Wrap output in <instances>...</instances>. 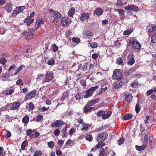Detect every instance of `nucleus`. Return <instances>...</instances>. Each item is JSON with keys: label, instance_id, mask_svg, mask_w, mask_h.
<instances>
[{"label": "nucleus", "instance_id": "f257e3e1", "mask_svg": "<svg viewBox=\"0 0 156 156\" xmlns=\"http://www.w3.org/2000/svg\"><path fill=\"white\" fill-rule=\"evenodd\" d=\"M98 88L99 86H96L90 88L84 91L83 92L86 94L84 96V98H87L91 97L94 91Z\"/></svg>", "mask_w": 156, "mask_h": 156}, {"label": "nucleus", "instance_id": "f03ea898", "mask_svg": "<svg viewBox=\"0 0 156 156\" xmlns=\"http://www.w3.org/2000/svg\"><path fill=\"white\" fill-rule=\"evenodd\" d=\"M129 44L132 46V48L135 50H139L141 49V46L140 44L135 39H129Z\"/></svg>", "mask_w": 156, "mask_h": 156}, {"label": "nucleus", "instance_id": "7ed1b4c3", "mask_svg": "<svg viewBox=\"0 0 156 156\" xmlns=\"http://www.w3.org/2000/svg\"><path fill=\"white\" fill-rule=\"evenodd\" d=\"M147 31L150 36L156 34V26L154 24H149L147 27Z\"/></svg>", "mask_w": 156, "mask_h": 156}, {"label": "nucleus", "instance_id": "20e7f679", "mask_svg": "<svg viewBox=\"0 0 156 156\" xmlns=\"http://www.w3.org/2000/svg\"><path fill=\"white\" fill-rule=\"evenodd\" d=\"M122 73L119 69H115L113 71L112 75L113 78L115 80H118L122 78Z\"/></svg>", "mask_w": 156, "mask_h": 156}, {"label": "nucleus", "instance_id": "39448f33", "mask_svg": "<svg viewBox=\"0 0 156 156\" xmlns=\"http://www.w3.org/2000/svg\"><path fill=\"white\" fill-rule=\"evenodd\" d=\"M54 76V73L52 71L46 72L45 76V79L43 83L48 82L52 79Z\"/></svg>", "mask_w": 156, "mask_h": 156}, {"label": "nucleus", "instance_id": "423d86ee", "mask_svg": "<svg viewBox=\"0 0 156 156\" xmlns=\"http://www.w3.org/2000/svg\"><path fill=\"white\" fill-rule=\"evenodd\" d=\"M91 104L90 103H88L85 105L83 110V112L86 114H87L90 112L92 110H95L94 107H91Z\"/></svg>", "mask_w": 156, "mask_h": 156}, {"label": "nucleus", "instance_id": "0eeeda50", "mask_svg": "<svg viewBox=\"0 0 156 156\" xmlns=\"http://www.w3.org/2000/svg\"><path fill=\"white\" fill-rule=\"evenodd\" d=\"M71 22V20L68 17H63L62 19L61 23L63 27H64L67 25H69Z\"/></svg>", "mask_w": 156, "mask_h": 156}, {"label": "nucleus", "instance_id": "6e6552de", "mask_svg": "<svg viewBox=\"0 0 156 156\" xmlns=\"http://www.w3.org/2000/svg\"><path fill=\"white\" fill-rule=\"evenodd\" d=\"M64 122L61 120L59 119L56 120L55 122H52L51 125V127H59L61 126L64 124Z\"/></svg>", "mask_w": 156, "mask_h": 156}, {"label": "nucleus", "instance_id": "1a4fd4ad", "mask_svg": "<svg viewBox=\"0 0 156 156\" xmlns=\"http://www.w3.org/2000/svg\"><path fill=\"white\" fill-rule=\"evenodd\" d=\"M108 136V134L106 132H103L98 136L97 138V140L99 142L103 141Z\"/></svg>", "mask_w": 156, "mask_h": 156}, {"label": "nucleus", "instance_id": "9d476101", "mask_svg": "<svg viewBox=\"0 0 156 156\" xmlns=\"http://www.w3.org/2000/svg\"><path fill=\"white\" fill-rule=\"evenodd\" d=\"M36 25H35L34 27L32 28V30L33 32L36 31L38 28L41 27V25L44 24V21L42 20L37 19L36 20Z\"/></svg>", "mask_w": 156, "mask_h": 156}, {"label": "nucleus", "instance_id": "9b49d317", "mask_svg": "<svg viewBox=\"0 0 156 156\" xmlns=\"http://www.w3.org/2000/svg\"><path fill=\"white\" fill-rule=\"evenodd\" d=\"M135 67H133L129 69H127L125 70V75L126 77H129L130 76H131L133 73L135 71L136 69Z\"/></svg>", "mask_w": 156, "mask_h": 156}, {"label": "nucleus", "instance_id": "f8f14e48", "mask_svg": "<svg viewBox=\"0 0 156 156\" xmlns=\"http://www.w3.org/2000/svg\"><path fill=\"white\" fill-rule=\"evenodd\" d=\"M125 9L133 12H137L139 11L138 7L133 5H128L125 6Z\"/></svg>", "mask_w": 156, "mask_h": 156}, {"label": "nucleus", "instance_id": "ddd939ff", "mask_svg": "<svg viewBox=\"0 0 156 156\" xmlns=\"http://www.w3.org/2000/svg\"><path fill=\"white\" fill-rule=\"evenodd\" d=\"M36 93V90H32L26 95L25 98L27 100L30 99L35 97Z\"/></svg>", "mask_w": 156, "mask_h": 156}, {"label": "nucleus", "instance_id": "4468645a", "mask_svg": "<svg viewBox=\"0 0 156 156\" xmlns=\"http://www.w3.org/2000/svg\"><path fill=\"white\" fill-rule=\"evenodd\" d=\"M20 103L19 101L13 102L10 107V110H15L18 108L20 105Z\"/></svg>", "mask_w": 156, "mask_h": 156}, {"label": "nucleus", "instance_id": "2eb2a0df", "mask_svg": "<svg viewBox=\"0 0 156 156\" xmlns=\"http://www.w3.org/2000/svg\"><path fill=\"white\" fill-rule=\"evenodd\" d=\"M25 9L24 6H20L16 7L13 10V14H18L23 11Z\"/></svg>", "mask_w": 156, "mask_h": 156}, {"label": "nucleus", "instance_id": "dca6fc26", "mask_svg": "<svg viewBox=\"0 0 156 156\" xmlns=\"http://www.w3.org/2000/svg\"><path fill=\"white\" fill-rule=\"evenodd\" d=\"M104 12V10L102 9L99 7L94 10V13L99 16L103 14Z\"/></svg>", "mask_w": 156, "mask_h": 156}, {"label": "nucleus", "instance_id": "f3484780", "mask_svg": "<svg viewBox=\"0 0 156 156\" xmlns=\"http://www.w3.org/2000/svg\"><path fill=\"white\" fill-rule=\"evenodd\" d=\"M69 91L64 92L61 98H60V100L61 101H62L65 99H67L66 100L68 101V98H69Z\"/></svg>", "mask_w": 156, "mask_h": 156}, {"label": "nucleus", "instance_id": "a211bd4d", "mask_svg": "<svg viewBox=\"0 0 156 156\" xmlns=\"http://www.w3.org/2000/svg\"><path fill=\"white\" fill-rule=\"evenodd\" d=\"M90 15L88 13L83 12L81 14L80 20L81 21H83L84 19H88Z\"/></svg>", "mask_w": 156, "mask_h": 156}, {"label": "nucleus", "instance_id": "6ab92c4d", "mask_svg": "<svg viewBox=\"0 0 156 156\" xmlns=\"http://www.w3.org/2000/svg\"><path fill=\"white\" fill-rule=\"evenodd\" d=\"M28 106L26 107V109L28 111L30 112V111L33 110L35 108V106L32 102H30L29 104H27Z\"/></svg>", "mask_w": 156, "mask_h": 156}, {"label": "nucleus", "instance_id": "aec40b11", "mask_svg": "<svg viewBox=\"0 0 156 156\" xmlns=\"http://www.w3.org/2000/svg\"><path fill=\"white\" fill-rule=\"evenodd\" d=\"M129 81V79H125L121 80H119L118 82H119V87H121L125 85L128 83Z\"/></svg>", "mask_w": 156, "mask_h": 156}, {"label": "nucleus", "instance_id": "412c9836", "mask_svg": "<svg viewBox=\"0 0 156 156\" xmlns=\"http://www.w3.org/2000/svg\"><path fill=\"white\" fill-rule=\"evenodd\" d=\"M54 15L55 20H61V15L60 13L57 11H55L54 13Z\"/></svg>", "mask_w": 156, "mask_h": 156}, {"label": "nucleus", "instance_id": "4be33fe9", "mask_svg": "<svg viewBox=\"0 0 156 156\" xmlns=\"http://www.w3.org/2000/svg\"><path fill=\"white\" fill-rule=\"evenodd\" d=\"M133 98L132 95L130 93H128L125 94V96L124 98L125 100L127 101H131Z\"/></svg>", "mask_w": 156, "mask_h": 156}, {"label": "nucleus", "instance_id": "5701e85b", "mask_svg": "<svg viewBox=\"0 0 156 156\" xmlns=\"http://www.w3.org/2000/svg\"><path fill=\"white\" fill-rule=\"evenodd\" d=\"M28 146V141L26 140H24L22 143L21 145V148L23 150H25L26 147Z\"/></svg>", "mask_w": 156, "mask_h": 156}, {"label": "nucleus", "instance_id": "b1692460", "mask_svg": "<svg viewBox=\"0 0 156 156\" xmlns=\"http://www.w3.org/2000/svg\"><path fill=\"white\" fill-rule=\"evenodd\" d=\"M75 12V9L73 7H72L68 12V16L70 17H73Z\"/></svg>", "mask_w": 156, "mask_h": 156}, {"label": "nucleus", "instance_id": "393cba45", "mask_svg": "<svg viewBox=\"0 0 156 156\" xmlns=\"http://www.w3.org/2000/svg\"><path fill=\"white\" fill-rule=\"evenodd\" d=\"M146 146L145 145H143L141 146L138 145L136 146V149L138 151H143L146 148Z\"/></svg>", "mask_w": 156, "mask_h": 156}, {"label": "nucleus", "instance_id": "a878e982", "mask_svg": "<svg viewBox=\"0 0 156 156\" xmlns=\"http://www.w3.org/2000/svg\"><path fill=\"white\" fill-rule=\"evenodd\" d=\"M5 9L8 12H10L12 11V8L10 3H8L5 6Z\"/></svg>", "mask_w": 156, "mask_h": 156}, {"label": "nucleus", "instance_id": "bb28decb", "mask_svg": "<svg viewBox=\"0 0 156 156\" xmlns=\"http://www.w3.org/2000/svg\"><path fill=\"white\" fill-rule=\"evenodd\" d=\"M133 117V115L131 114H127L123 116V119L124 120H128L131 119Z\"/></svg>", "mask_w": 156, "mask_h": 156}, {"label": "nucleus", "instance_id": "cd10ccee", "mask_svg": "<svg viewBox=\"0 0 156 156\" xmlns=\"http://www.w3.org/2000/svg\"><path fill=\"white\" fill-rule=\"evenodd\" d=\"M119 12L120 15L122 16V18H124L125 17L124 16V11L122 9H116L115 10Z\"/></svg>", "mask_w": 156, "mask_h": 156}, {"label": "nucleus", "instance_id": "c85d7f7f", "mask_svg": "<svg viewBox=\"0 0 156 156\" xmlns=\"http://www.w3.org/2000/svg\"><path fill=\"white\" fill-rule=\"evenodd\" d=\"M112 113L111 111H108L106 114H105L103 115L102 117V119H108L111 115Z\"/></svg>", "mask_w": 156, "mask_h": 156}, {"label": "nucleus", "instance_id": "c756f323", "mask_svg": "<svg viewBox=\"0 0 156 156\" xmlns=\"http://www.w3.org/2000/svg\"><path fill=\"white\" fill-rule=\"evenodd\" d=\"M29 121V117L27 115H25L22 119V122L24 124H27Z\"/></svg>", "mask_w": 156, "mask_h": 156}, {"label": "nucleus", "instance_id": "7c9ffc66", "mask_svg": "<svg viewBox=\"0 0 156 156\" xmlns=\"http://www.w3.org/2000/svg\"><path fill=\"white\" fill-rule=\"evenodd\" d=\"M67 127L65 126L62 130V133L63 134V136H62V137H67Z\"/></svg>", "mask_w": 156, "mask_h": 156}, {"label": "nucleus", "instance_id": "2f4dec72", "mask_svg": "<svg viewBox=\"0 0 156 156\" xmlns=\"http://www.w3.org/2000/svg\"><path fill=\"white\" fill-rule=\"evenodd\" d=\"M34 21V19H31V18L28 17L25 19L24 21V23H31L33 22Z\"/></svg>", "mask_w": 156, "mask_h": 156}, {"label": "nucleus", "instance_id": "473e14b6", "mask_svg": "<svg viewBox=\"0 0 156 156\" xmlns=\"http://www.w3.org/2000/svg\"><path fill=\"white\" fill-rule=\"evenodd\" d=\"M27 134L28 136L33 137L34 136L33 133H32V131L31 129H28L26 131Z\"/></svg>", "mask_w": 156, "mask_h": 156}, {"label": "nucleus", "instance_id": "72a5a7b5", "mask_svg": "<svg viewBox=\"0 0 156 156\" xmlns=\"http://www.w3.org/2000/svg\"><path fill=\"white\" fill-rule=\"evenodd\" d=\"M105 113V111L103 110L98 111L97 113V115L99 117L103 116Z\"/></svg>", "mask_w": 156, "mask_h": 156}, {"label": "nucleus", "instance_id": "f704fd0d", "mask_svg": "<svg viewBox=\"0 0 156 156\" xmlns=\"http://www.w3.org/2000/svg\"><path fill=\"white\" fill-rule=\"evenodd\" d=\"M133 30L131 29L125 30L123 34L124 35H129L133 32Z\"/></svg>", "mask_w": 156, "mask_h": 156}, {"label": "nucleus", "instance_id": "c9c22d12", "mask_svg": "<svg viewBox=\"0 0 156 156\" xmlns=\"http://www.w3.org/2000/svg\"><path fill=\"white\" fill-rule=\"evenodd\" d=\"M47 63L49 65H53L55 64V61L53 58L49 59Z\"/></svg>", "mask_w": 156, "mask_h": 156}, {"label": "nucleus", "instance_id": "e433bc0d", "mask_svg": "<svg viewBox=\"0 0 156 156\" xmlns=\"http://www.w3.org/2000/svg\"><path fill=\"white\" fill-rule=\"evenodd\" d=\"M108 88L107 87L103 86L101 87V90L99 91V94H102Z\"/></svg>", "mask_w": 156, "mask_h": 156}, {"label": "nucleus", "instance_id": "4c0bfd02", "mask_svg": "<svg viewBox=\"0 0 156 156\" xmlns=\"http://www.w3.org/2000/svg\"><path fill=\"white\" fill-rule=\"evenodd\" d=\"M90 47L93 48H97L98 47L97 43L96 42H94L90 44Z\"/></svg>", "mask_w": 156, "mask_h": 156}, {"label": "nucleus", "instance_id": "58836bf2", "mask_svg": "<svg viewBox=\"0 0 156 156\" xmlns=\"http://www.w3.org/2000/svg\"><path fill=\"white\" fill-rule=\"evenodd\" d=\"M43 119V115H42L39 114L37 117L36 122H40L42 121Z\"/></svg>", "mask_w": 156, "mask_h": 156}, {"label": "nucleus", "instance_id": "ea45409f", "mask_svg": "<svg viewBox=\"0 0 156 156\" xmlns=\"http://www.w3.org/2000/svg\"><path fill=\"white\" fill-rule=\"evenodd\" d=\"M23 69V66L22 65H21L19 68H17L16 69V72L15 73L14 75H16L17 74L19 73Z\"/></svg>", "mask_w": 156, "mask_h": 156}, {"label": "nucleus", "instance_id": "a19ab883", "mask_svg": "<svg viewBox=\"0 0 156 156\" xmlns=\"http://www.w3.org/2000/svg\"><path fill=\"white\" fill-rule=\"evenodd\" d=\"M115 5L119 7H121L123 5L122 1V0H117V3L115 4Z\"/></svg>", "mask_w": 156, "mask_h": 156}, {"label": "nucleus", "instance_id": "79ce46f5", "mask_svg": "<svg viewBox=\"0 0 156 156\" xmlns=\"http://www.w3.org/2000/svg\"><path fill=\"white\" fill-rule=\"evenodd\" d=\"M15 91V89L14 88H13L12 89L9 90V91L6 92L5 93V95L6 96H8L11 95L14 93Z\"/></svg>", "mask_w": 156, "mask_h": 156}, {"label": "nucleus", "instance_id": "37998d69", "mask_svg": "<svg viewBox=\"0 0 156 156\" xmlns=\"http://www.w3.org/2000/svg\"><path fill=\"white\" fill-rule=\"evenodd\" d=\"M51 48H52V50L54 52H56L58 51V46L55 44H54L52 45Z\"/></svg>", "mask_w": 156, "mask_h": 156}, {"label": "nucleus", "instance_id": "c03bdc74", "mask_svg": "<svg viewBox=\"0 0 156 156\" xmlns=\"http://www.w3.org/2000/svg\"><path fill=\"white\" fill-rule=\"evenodd\" d=\"M82 97V94L80 92H79L75 95V98L76 101L80 100Z\"/></svg>", "mask_w": 156, "mask_h": 156}, {"label": "nucleus", "instance_id": "a18cd8bd", "mask_svg": "<svg viewBox=\"0 0 156 156\" xmlns=\"http://www.w3.org/2000/svg\"><path fill=\"white\" fill-rule=\"evenodd\" d=\"M105 150L104 148H101L99 151V156H104L105 155Z\"/></svg>", "mask_w": 156, "mask_h": 156}, {"label": "nucleus", "instance_id": "49530a36", "mask_svg": "<svg viewBox=\"0 0 156 156\" xmlns=\"http://www.w3.org/2000/svg\"><path fill=\"white\" fill-rule=\"evenodd\" d=\"M85 138L87 140L89 141H91L92 140L93 137L91 135L87 134L86 135Z\"/></svg>", "mask_w": 156, "mask_h": 156}, {"label": "nucleus", "instance_id": "de8ad7c7", "mask_svg": "<svg viewBox=\"0 0 156 156\" xmlns=\"http://www.w3.org/2000/svg\"><path fill=\"white\" fill-rule=\"evenodd\" d=\"M124 140L125 139L123 137H122L120 138L119 140H117L118 144L119 145H120L124 143Z\"/></svg>", "mask_w": 156, "mask_h": 156}, {"label": "nucleus", "instance_id": "09e8293b", "mask_svg": "<svg viewBox=\"0 0 156 156\" xmlns=\"http://www.w3.org/2000/svg\"><path fill=\"white\" fill-rule=\"evenodd\" d=\"M138 82L137 80H135L131 84V86L132 87H136Z\"/></svg>", "mask_w": 156, "mask_h": 156}, {"label": "nucleus", "instance_id": "8fccbe9b", "mask_svg": "<svg viewBox=\"0 0 156 156\" xmlns=\"http://www.w3.org/2000/svg\"><path fill=\"white\" fill-rule=\"evenodd\" d=\"M3 149L4 148L2 147H0V156H4L6 155L5 152L3 151Z\"/></svg>", "mask_w": 156, "mask_h": 156}, {"label": "nucleus", "instance_id": "3c124183", "mask_svg": "<svg viewBox=\"0 0 156 156\" xmlns=\"http://www.w3.org/2000/svg\"><path fill=\"white\" fill-rule=\"evenodd\" d=\"M80 38L77 37H73L72 39V41L76 43H78L80 41Z\"/></svg>", "mask_w": 156, "mask_h": 156}, {"label": "nucleus", "instance_id": "603ef678", "mask_svg": "<svg viewBox=\"0 0 156 156\" xmlns=\"http://www.w3.org/2000/svg\"><path fill=\"white\" fill-rule=\"evenodd\" d=\"M151 42L153 43H156V34H154L152 35V36L151 38Z\"/></svg>", "mask_w": 156, "mask_h": 156}, {"label": "nucleus", "instance_id": "864d4df0", "mask_svg": "<svg viewBox=\"0 0 156 156\" xmlns=\"http://www.w3.org/2000/svg\"><path fill=\"white\" fill-rule=\"evenodd\" d=\"M99 100L98 99H94V100H93L92 101H88V103H90L91 105H93L94 104H95L97 102H99Z\"/></svg>", "mask_w": 156, "mask_h": 156}, {"label": "nucleus", "instance_id": "5fc2aeb1", "mask_svg": "<svg viewBox=\"0 0 156 156\" xmlns=\"http://www.w3.org/2000/svg\"><path fill=\"white\" fill-rule=\"evenodd\" d=\"M60 133V130L58 129H55L53 132V134L55 136H58Z\"/></svg>", "mask_w": 156, "mask_h": 156}, {"label": "nucleus", "instance_id": "6e6d98bb", "mask_svg": "<svg viewBox=\"0 0 156 156\" xmlns=\"http://www.w3.org/2000/svg\"><path fill=\"white\" fill-rule=\"evenodd\" d=\"M123 62L122 58L120 57H118L116 60V62L118 64H120Z\"/></svg>", "mask_w": 156, "mask_h": 156}, {"label": "nucleus", "instance_id": "4d7b16f0", "mask_svg": "<svg viewBox=\"0 0 156 156\" xmlns=\"http://www.w3.org/2000/svg\"><path fill=\"white\" fill-rule=\"evenodd\" d=\"M49 20L51 23H53L55 20V18L54 17V16L52 15H50L49 16Z\"/></svg>", "mask_w": 156, "mask_h": 156}, {"label": "nucleus", "instance_id": "13d9d810", "mask_svg": "<svg viewBox=\"0 0 156 156\" xmlns=\"http://www.w3.org/2000/svg\"><path fill=\"white\" fill-rule=\"evenodd\" d=\"M105 145V143H104L100 142L96 146L97 148L99 149L100 148H101L102 147Z\"/></svg>", "mask_w": 156, "mask_h": 156}, {"label": "nucleus", "instance_id": "bf43d9fd", "mask_svg": "<svg viewBox=\"0 0 156 156\" xmlns=\"http://www.w3.org/2000/svg\"><path fill=\"white\" fill-rule=\"evenodd\" d=\"M6 61L7 60L4 57L1 58L0 59V63L4 65Z\"/></svg>", "mask_w": 156, "mask_h": 156}, {"label": "nucleus", "instance_id": "052dcab7", "mask_svg": "<svg viewBox=\"0 0 156 156\" xmlns=\"http://www.w3.org/2000/svg\"><path fill=\"white\" fill-rule=\"evenodd\" d=\"M86 35L87 36L88 38H91L93 37L94 34L90 32L87 31Z\"/></svg>", "mask_w": 156, "mask_h": 156}, {"label": "nucleus", "instance_id": "680f3d73", "mask_svg": "<svg viewBox=\"0 0 156 156\" xmlns=\"http://www.w3.org/2000/svg\"><path fill=\"white\" fill-rule=\"evenodd\" d=\"M80 84L82 86L84 87L86 86V80H80Z\"/></svg>", "mask_w": 156, "mask_h": 156}, {"label": "nucleus", "instance_id": "e2e57ef3", "mask_svg": "<svg viewBox=\"0 0 156 156\" xmlns=\"http://www.w3.org/2000/svg\"><path fill=\"white\" fill-rule=\"evenodd\" d=\"M11 133L8 130L6 131L5 133V138H9L11 137Z\"/></svg>", "mask_w": 156, "mask_h": 156}, {"label": "nucleus", "instance_id": "0e129e2a", "mask_svg": "<svg viewBox=\"0 0 156 156\" xmlns=\"http://www.w3.org/2000/svg\"><path fill=\"white\" fill-rule=\"evenodd\" d=\"M48 145L49 147H53L54 145V143L52 141H50L48 143Z\"/></svg>", "mask_w": 156, "mask_h": 156}, {"label": "nucleus", "instance_id": "69168bd1", "mask_svg": "<svg viewBox=\"0 0 156 156\" xmlns=\"http://www.w3.org/2000/svg\"><path fill=\"white\" fill-rule=\"evenodd\" d=\"M134 58H133V59H131L130 60H129V61L128 62L127 64L129 65L132 66L134 63Z\"/></svg>", "mask_w": 156, "mask_h": 156}, {"label": "nucleus", "instance_id": "338daca9", "mask_svg": "<svg viewBox=\"0 0 156 156\" xmlns=\"http://www.w3.org/2000/svg\"><path fill=\"white\" fill-rule=\"evenodd\" d=\"M135 111L138 113L140 111V105L138 104H136L135 107Z\"/></svg>", "mask_w": 156, "mask_h": 156}, {"label": "nucleus", "instance_id": "774afa93", "mask_svg": "<svg viewBox=\"0 0 156 156\" xmlns=\"http://www.w3.org/2000/svg\"><path fill=\"white\" fill-rule=\"evenodd\" d=\"M87 69V65H83V66L80 69L82 71H84L86 70Z\"/></svg>", "mask_w": 156, "mask_h": 156}]
</instances>
